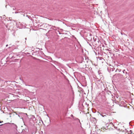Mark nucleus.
<instances>
[{
	"mask_svg": "<svg viewBox=\"0 0 134 134\" xmlns=\"http://www.w3.org/2000/svg\"><path fill=\"white\" fill-rule=\"evenodd\" d=\"M101 129H104V127H102V128H101Z\"/></svg>",
	"mask_w": 134,
	"mask_h": 134,
	"instance_id": "obj_5",
	"label": "nucleus"
},
{
	"mask_svg": "<svg viewBox=\"0 0 134 134\" xmlns=\"http://www.w3.org/2000/svg\"><path fill=\"white\" fill-rule=\"evenodd\" d=\"M2 122L1 121H0V123H1Z\"/></svg>",
	"mask_w": 134,
	"mask_h": 134,
	"instance_id": "obj_9",
	"label": "nucleus"
},
{
	"mask_svg": "<svg viewBox=\"0 0 134 134\" xmlns=\"http://www.w3.org/2000/svg\"><path fill=\"white\" fill-rule=\"evenodd\" d=\"M99 114L101 116H102L103 117H104L105 116H106V114L105 113H99Z\"/></svg>",
	"mask_w": 134,
	"mask_h": 134,
	"instance_id": "obj_1",
	"label": "nucleus"
},
{
	"mask_svg": "<svg viewBox=\"0 0 134 134\" xmlns=\"http://www.w3.org/2000/svg\"><path fill=\"white\" fill-rule=\"evenodd\" d=\"M8 46V45H6V47H7Z\"/></svg>",
	"mask_w": 134,
	"mask_h": 134,
	"instance_id": "obj_8",
	"label": "nucleus"
},
{
	"mask_svg": "<svg viewBox=\"0 0 134 134\" xmlns=\"http://www.w3.org/2000/svg\"><path fill=\"white\" fill-rule=\"evenodd\" d=\"M77 120H78L79 122H80V120L79 119H77Z\"/></svg>",
	"mask_w": 134,
	"mask_h": 134,
	"instance_id": "obj_3",
	"label": "nucleus"
},
{
	"mask_svg": "<svg viewBox=\"0 0 134 134\" xmlns=\"http://www.w3.org/2000/svg\"><path fill=\"white\" fill-rule=\"evenodd\" d=\"M125 73H126V74H127V72H126Z\"/></svg>",
	"mask_w": 134,
	"mask_h": 134,
	"instance_id": "obj_6",
	"label": "nucleus"
},
{
	"mask_svg": "<svg viewBox=\"0 0 134 134\" xmlns=\"http://www.w3.org/2000/svg\"><path fill=\"white\" fill-rule=\"evenodd\" d=\"M125 71V70H124L123 71V72L124 73V71Z\"/></svg>",
	"mask_w": 134,
	"mask_h": 134,
	"instance_id": "obj_4",
	"label": "nucleus"
},
{
	"mask_svg": "<svg viewBox=\"0 0 134 134\" xmlns=\"http://www.w3.org/2000/svg\"><path fill=\"white\" fill-rule=\"evenodd\" d=\"M2 125H0V126Z\"/></svg>",
	"mask_w": 134,
	"mask_h": 134,
	"instance_id": "obj_10",
	"label": "nucleus"
},
{
	"mask_svg": "<svg viewBox=\"0 0 134 134\" xmlns=\"http://www.w3.org/2000/svg\"><path fill=\"white\" fill-rule=\"evenodd\" d=\"M12 124L13 125V127L15 130H17V126L16 125L14 124V123H12Z\"/></svg>",
	"mask_w": 134,
	"mask_h": 134,
	"instance_id": "obj_2",
	"label": "nucleus"
},
{
	"mask_svg": "<svg viewBox=\"0 0 134 134\" xmlns=\"http://www.w3.org/2000/svg\"><path fill=\"white\" fill-rule=\"evenodd\" d=\"M71 116L72 117L73 116V115H71Z\"/></svg>",
	"mask_w": 134,
	"mask_h": 134,
	"instance_id": "obj_7",
	"label": "nucleus"
}]
</instances>
